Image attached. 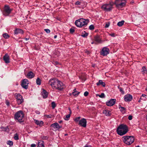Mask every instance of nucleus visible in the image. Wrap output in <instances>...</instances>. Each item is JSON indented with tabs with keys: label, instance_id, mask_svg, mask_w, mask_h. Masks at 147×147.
<instances>
[{
	"label": "nucleus",
	"instance_id": "46",
	"mask_svg": "<svg viewBox=\"0 0 147 147\" xmlns=\"http://www.w3.org/2000/svg\"><path fill=\"white\" fill-rule=\"evenodd\" d=\"M146 95L145 94H143L142 95V96L141 97H142V98H146Z\"/></svg>",
	"mask_w": 147,
	"mask_h": 147
},
{
	"label": "nucleus",
	"instance_id": "8",
	"mask_svg": "<svg viewBox=\"0 0 147 147\" xmlns=\"http://www.w3.org/2000/svg\"><path fill=\"white\" fill-rule=\"evenodd\" d=\"M109 49L107 47H103L100 52V54L103 56H105L109 54Z\"/></svg>",
	"mask_w": 147,
	"mask_h": 147
},
{
	"label": "nucleus",
	"instance_id": "2",
	"mask_svg": "<svg viewBox=\"0 0 147 147\" xmlns=\"http://www.w3.org/2000/svg\"><path fill=\"white\" fill-rule=\"evenodd\" d=\"M116 131L118 135L122 136L125 134L128 131V127L126 125L121 124L118 127Z\"/></svg>",
	"mask_w": 147,
	"mask_h": 147
},
{
	"label": "nucleus",
	"instance_id": "57",
	"mask_svg": "<svg viewBox=\"0 0 147 147\" xmlns=\"http://www.w3.org/2000/svg\"><path fill=\"white\" fill-rule=\"evenodd\" d=\"M62 122V121H59V123H61Z\"/></svg>",
	"mask_w": 147,
	"mask_h": 147
},
{
	"label": "nucleus",
	"instance_id": "48",
	"mask_svg": "<svg viewBox=\"0 0 147 147\" xmlns=\"http://www.w3.org/2000/svg\"><path fill=\"white\" fill-rule=\"evenodd\" d=\"M132 116H131V115H129L128 116V119L129 120H131L132 119Z\"/></svg>",
	"mask_w": 147,
	"mask_h": 147
},
{
	"label": "nucleus",
	"instance_id": "13",
	"mask_svg": "<svg viewBox=\"0 0 147 147\" xmlns=\"http://www.w3.org/2000/svg\"><path fill=\"white\" fill-rule=\"evenodd\" d=\"M102 9L106 11H109L110 10V4H106L102 6Z\"/></svg>",
	"mask_w": 147,
	"mask_h": 147
},
{
	"label": "nucleus",
	"instance_id": "33",
	"mask_svg": "<svg viewBox=\"0 0 147 147\" xmlns=\"http://www.w3.org/2000/svg\"><path fill=\"white\" fill-rule=\"evenodd\" d=\"M142 72H143V74L144 73H147V70H146L145 67L143 66L142 67Z\"/></svg>",
	"mask_w": 147,
	"mask_h": 147
},
{
	"label": "nucleus",
	"instance_id": "16",
	"mask_svg": "<svg viewBox=\"0 0 147 147\" xmlns=\"http://www.w3.org/2000/svg\"><path fill=\"white\" fill-rule=\"evenodd\" d=\"M34 123L36 124L40 127H42L43 125V122L42 121H39L36 119H34Z\"/></svg>",
	"mask_w": 147,
	"mask_h": 147
},
{
	"label": "nucleus",
	"instance_id": "23",
	"mask_svg": "<svg viewBox=\"0 0 147 147\" xmlns=\"http://www.w3.org/2000/svg\"><path fill=\"white\" fill-rule=\"evenodd\" d=\"M37 147H45L43 142L42 141L38 142Z\"/></svg>",
	"mask_w": 147,
	"mask_h": 147
},
{
	"label": "nucleus",
	"instance_id": "50",
	"mask_svg": "<svg viewBox=\"0 0 147 147\" xmlns=\"http://www.w3.org/2000/svg\"><path fill=\"white\" fill-rule=\"evenodd\" d=\"M36 145L35 144H32L31 145V147H36Z\"/></svg>",
	"mask_w": 147,
	"mask_h": 147
},
{
	"label": "nucleus",
	"instance_id": "53",
	"mask_svg": "<svg viewBox=\"0 0 147 147\" xmlns=\"http://www.w3.org/2000/svg\"><path fill=\"white\" fill-rule=\"evenodd\" d=\"M30 39V38L29 37H28V38H24V39L26 40H28Z\"/></svg>",
	"mask_w": 147,
	"mask_h": 147
},
{
	"label": "nucleus",
	"instance_id": "41",
	"mask_svg": "<svg viewBox=\"0 0 147 147\" xmlns=\"http://www.w3.org/2000/svg\"><path fill=\"white\" fill-rule=\"evenodd\" d=\"M69 31H70V33H72V34L73 33V32H74V29L73 28H71L70 29Z\"/></svg>",
	"mask_w": 147,
	"mask_h": 147
},
{
	"label": "nucleus",
	"instance_id": "60",
	"mask_svg": "<svg viewBox=\"0 0 147 147\" xmlns=\"http://www.w3.org/2000/svg\"><path fill=\"white\" fill-rule=\"evenodd\" d=\"M146 90L147 91V88H146Z\"/></svg>",
	"mask_w": 147,
	"mask_h": 147
},
{
	"label": "nucleus",
	"instance_id": "19",
	"mask_svg": "<svg viewBox=\"0 0 147 147\" xmlns=\"http://www.w3.org/2000/svg\"><path fill=\"white\" fill-rule=\"evenodd\" d=\"M94 40L96 44L100 43L101 42V40L98 36H96L94 37Z\"/></svg>",
	"mask_w": 147,
	"mask_h": 147
},
{
	"label": "nucleus",
	"instance_id": "26",
	"mask_svg": "<svg viewBox=\"0 0 147 147\" xmlns=\"http://www.w3.org/2000/svg\"><path fill=\"white\" fill-rule=\"evenodd\" d=\"M124 22V20H122L119 22L118 23L117 25L119 26H121L123 24Z\"/></svg>",
	"mask_w": 147,
	"mask_h": 147
},
{
	"label": "nucleus",
	"instance_id": "11",
	"mask_svg": "<svg viewBox=\"0 0 147 147\" xmlns=\"http://www.w3.org/2000/svg\"><path fill=\"white\" fill-rule=\"evenodd\" d=\"M132 98V96L130 94H126L124 97V99L125 101L127 102L131 101Z\"/></svg>",
	"mask_w": 147,
	"mask_h": 147
},
{
	"label": "nucleus",
	"instance_id": "18",
	"mask_svg": "<svg viewBox=\"0 0 147 147\" xmlns=\"http://www.w3.org/2000/svg\"><path fill=\"white\" fill-rule=\"evenodd\" d=\"M42 95L44 98H46L48 96V93L45 90L43 89L42 91L41 92Z\"/></svg>",
	"mask_w": 147,
	"mask_h": 147
},
{
	"label": "nucleus",
	"instance_id": "31",
	"mask_svg": "<svg viewBox=\"0 0 147 147\" xmlns=\"http://www.w3.org/2000/svg\"><path fill=\"white\" fill-rule=\"evenodd\" d=\"M41 80L38 78H37L36 80V83L37 84L40 85L41 84Z\"/></svg>",
	"mask_w": 147,
	"mask_h": 147
},
{
	"label": "nucleus",
	"instance_id": "28",
	"mask_svg": "<svg viewBox=\"0 0 147 147\" xmlns=\"http://www.w3.org/2000/svg\"><path fill=\"white\" fill-rule=\"evenodd\" d=\"M45 117H47V118H52L54 117V115L52 114L50 115H45Z\"/></svg>",
	"mask_w": 147,
	"mask_h": 147
},
{
	"label": "nucleus",
	"instance_id": "4",
	"mask_svg": "<svg viewBox=\"0 0 147 147\" xmlns=\"http://www.w3.org/2000/svg\"><path fill=\"white\" fill-rule=\"evenodd\" d=\"M122 139L123 142L128 145H130L133 142L134 139V137L132 136H124L122 137Z\"/></svg>",
	"mask_w": 147,
	"mask_h": 147
},
{
	"label": "nucleus",
	"instance_id": "35",
	"mask_svg": "<svg viewBox=\"0 0 147 147\" xmlns=\"http://www.w3.org/2000/svg\"><path fill=\"white\" fill-rule=\"evenodd\" d=\"M120 111L123 113H125V108L124 107H120Z\"/></svg>",
	"mask_w": 147,
	"mask_h": 147
},
{
	"label": "nucleus",
	"instance_id": "1",
	"mask_svg": "<svg viewBox=\"0 0 147 147\" xmlns=\"http://www.w3.org/2000/svg\"><path fill=\"white\" fill-rule=\"evenodd\" d=\"M49 84L54 89L61 90L64 88L63 83L56 79H51L49 82Z\"/></svg>",
	"mask_w": 147,
	"mask_h": 147
},
{
	"label": "nucleus",
	"instance_id": "37",
	"mask_svg": "<svg viewBox=\"0 0 147 147\" xmlns=\"http://www.w3.org/2000/svg\"><path fill=\"white\" fill-rule=\"evenodd\" d=\"M97 96L101 98H103L105 97V94L104 93H102L100 95H97Z\"/></svg>",
	"mask_w": 147,
	"mask_h": 147
},
{
	"label": "nucleus",
	"instance_id": "56",
	"mask_svg": "<svg viewBox=\"0 0 147 147\" xmlns=\"http://www.w3.org/2000/svg\"><path fill=\"white\" fill-rule=\"evenodd\" d=\"M57 37V35H55L54 36V38H56Z\"/></svg>",
	"mask_w": 147,
	"mask_h": 147
},
{
	"label": "nucleus",
	"instance_id": "29",
	"mask_svg": "<svg viewBox=\"0 0 147 147\" xmlns=\"http://www.w3.org/2000/svg\"><path fill=\"white\" fill-rule=\"evenodd\" d=\"M19 135L17 133H16L14 135L13 137L14 139L16 140H17L19 139Z\"/></svg>",
	"mask_w": 147,
	"mask_h": 147
},
{
	"label": "nucleus",
	"instance_id": "30",
	"mask_svg": "<svg viewBox=\"0 0 147 147\" xmlns=\"http://www.w3.org/2000/svg\"><path fill=\"white\" fill-rule=\"evenodd\" d=\"M3 36L5 38H8L9 37V35L7 33H4L3 34Z\"/></svg>",
	"mask_w": 147,
	"mask_h": 147
},
{
	"label": "nucleus",
	"instance_id": "24",
	"mask_svg": "<svg viewBox=\"0 0 147 147\" xmlns=\"http://www.w3.org/2000/svg\"><path fill=\"white\" fill-rule=\"evenodd\" d=\"M79 93L80 92L76 91V89H74L72 92L73 94L75 96H77Z\"/></svg>",
	"mask_w": 147,
	"mask_h": 147
},
{
	"label": "nucleus",
	"instance_id": "59",
	"mask_svg": "<svg viewBox=\"0 0 147 147\" xmlns=\"http://www.w3.org/2000/svg\"><path fill=\"white\" fill-rule=\"evenodd\" d=\"M65 135L66 136V135H67V134H65Z\"/></svg>",
	"mask_w": 147,
	"mask_h": 147
},
{
	"label": "nucleus",
	"instance_id": "43",
	"mask_svg": "<svg viewBox=\"0 0 147 147\" xmlns=\"http://www.w3.org/2000/svg\"><path fill=\"white\" fill-rule=\"evenodd\" d=\"M44 30L47 33H49L50 32V31L49 29H45Z\"/></svg>",
	"mask_w": 147,
	"mask_h": 147
},
{
	"label": "nucleus",
	"instance_id": "36",
	"mask_svg": "<svg viewBox=\"0 0 147 147\" xmlns=\"http://www.w3.org/2000/svg\"><path fill=\"white\" fill-rule=\"evenodd\" d=\"M56 104L54 102H53L51 103V106L53 109H54L56 107Z\"/></svg>",
	"mask_w": 147,
	"mask_h": 147
},
{
	"label": "nucleus",
	"instance_id": "21",
	"mask_svg": "<svg viewBox=\"0 0 147 147\" xmlns=\"http://www.w3.org/2000/svg\"><path fill=\"white\" fill-rule=\"evenodd\" d=\"M103 113L105 115L107 116H110V111L109 110H105L103 111Z\"/></svg>",
	"mask_w": 147,
	"mask_h": 147
},
{
	"label": "nucleus",
	"instance_id": "51",
	"mask_svg": "<svg viewBox=\"0 0 147 147\" xmlns=\"http://www.w3.org/2000/svg\"><path fill=\"white\" fill-rule=\"evenodd\" d=\"M87 36V34H82V36L83 37H85Z\"/></svg>",
	"mask_w": 147,
	"mask_h": 147
},
{
	"label": "nucleus",
	"instance_id": "54",
	"mask_svg": "<svg viewBox=\"0 0 147 147\" xmlns=\"http://www.w3.org/2000/svg\"><path fill=\"white\" fill-rule=\"evenodd\" d=\"M84 147H91L90 146L86 145Z\"/></svg>",
	"mask_w": 147,
	"mask_h": 147
},
{
	"label": "nucleus",
	"instance_id": "38",
	"mask_svg": "<svg viewBox=\"0 0 147 147\" xmlns=\"http://www.w3.org/2000/svg\"><path fill=\"white\" fill-rule=\"evenodd\" d=\"M80 117H78L74 119V121L76 122H78L79 121L80 119Z\"/></svg>",
	"mask_w": 147,
	"mask_h": 147
},
{
	"label": "nucleus",
	"instance_id": "14",
	"mask_svg": "<svg viewBox=\"0 0 147 147\" xmlns=\"http://www.w3.org/2000/svg\"><path fill=\"white\" fill-rule=\"evenodd\" d=\"M3 60L6 63H10V58L8 54H6L3 56Z\"/></svg>",
	"mask_w": 147,
	"mask_h": 147
},
{
	"label": "nucleus",
	"instance_id": "44",
	"mask_svg": "<svg viewBox=\"0 0 147 147\" xmlns=\"http://www.w3.org/2000/svg\"><path fill=\"white\" fill-rule=\"evenodd\" d=\"M142 99L144 100H146V98H142V97H141L140 98L139 100L138 101V102H140L141 101V100Z\"/></svg>",
	"mask_w": 147,
	"mask_h": 147
},
{
	"label": "nucleus",
	"instance_id": "15",
	"mask_svg": "<svg viewBox=\"0 0 147 147\" xmlns=\"http://www.w3.org/2000/svg\"><path fill=\"white\" fill-rule=\"evenodd\" d=\"M51 127L54 128L55 129H59L61 127L57 123H55L51 125Z\"/></svg>",
	"mask_w": 147,
	"mask_h": 147
},
{
	"label": "nucleus",
	"instance_id": "5",
	"mask_svg": "<svg viewBox=\"0 0 147 147\" xmlns=\"http://www.w3.org/2000/svg\"><path fill=\"white\" fill-rule=\"evenodd\" d=\"M24 115V113L23 111H19L15 114V119L20 122H23Z\"/></svg>",
	"mask_w": 147,
	"mask_h": 147
},
{
	"label": "nucleus",
	"instance_id": "52",
	"mask_svg": "<svg viewBox=\"0 0 147 147\" xmlns=\"http://www.w3.org/2000/svg\"><path fill=\"white\" fill-rule=\"evenodd\" d=\"M111 36H113V37H114L115 36V34L114 33H111Z\"/></svg>",
	"mask_w": 147,
	"mask_h": 147
},
{
	"label": "nucleus",
	"instance_id": "34",
	"mask_svg": "<svg viewBox=\"0 0 147 147\" xmlns=\"http://www.w3.org/2000/svg\"><path fill=\"white\" fill-rule=\"evenodd\" d=\"M118 87L119 89L120 92H121V93H122V94H124V91H123V89L122 88L119 87V86H118Z\"/></svg>",
	"mask_w": 147,
	"mask_h": 147
},
{
	"label": "nucleus",
	"instance_id": "32",
	"mask_svg": "<svg viewBox=\"0 0 147 147\" xmlns=\"http://www.w3.org/2000/svg\"><path fill=\"white\" fill-rule=\"evenodd\" d=\"M7 144L9 145L10 146H12L13 145V142L11 141H8L7 142Z\"/></svg>",
	"mask_w": 147,
	"mask_h": 147
},
{
	"label": "nucleus",
	"instance_id": "12",
	"mask_svg": "<svg viewBox=\"0 0 147 147\" xmlns=\"http://www.w3.org/2000/svg\"><path fill=\"white\" fill-rule=\"evenodd\" d=\"M79 124L84 127H86V119L82 118L79 121Z\"/></svg>",
	"mask_w": 147,
	"mask_h": 147
},
{
	"label": "nucleus",
	"instance_id": "58",
	"mask_svg": "<svg viewBox=\"0 0 147 147\" xmlns=\"http://www.w3.org/2000/svg\"><path fill=\"white\" fill-rule=\"evenodd\" d=\"M108 74V73H105V75H106V76H107V77H109L108 76H107V75Z\"/></svg>",
	"mask_w": 147,
	"mask_h": 147
},
{
	"label": "nucleus",
	"instance_id": "17",
	"mask_svg": "<svg viewBox=\"0 0 147 147\" xmlns=\"http://www.w3.org/2000/svg\"><path fill=\"white\" fill-rule=\"evenodd\" d=\"M34 76V74L32 71H30L28 72L26 76L28 78H33Z\"/></svg>",
	"mask_w": 147,
	"mask_h": 147
},
{
	"label": "nucleus",
	"instance_id": "25",
	"mask_svg": "<svg viewBox=\"0 0 147 147\" xmlns=\"http://www.w3.org/2000/svg\"><path fill=\"white\" fill-rule=\"evenodd\" d=\"M69 110L70 111V113L69 114L66 115L65 117L64 118V119L65 120H68L70 117V114L71 113V111L70 109H69Z\"/></svg>",
	"mask_w": 147,
	"mask_h": 147
},
{
	"label": "nucleus",
	"instance_id": "6",
	"mask_svg": "<svg viewBox=\"0 0 147 147\" xmlns=\"http://www.w3.org/2000/svg\"><path fill=\"white\" fill-rule=\"evenodd\" d=\"M114 4V3L111 1V7ZM115 4L116 7L119 8H122L125 5V3L123 2L122 0H116L115 1Z\"/></svg>",
	"mask_w": 147,
	"mask_h": 147
},
{
	"label": "nucleus",
	"instance_id": "49",
	"mask_svg": "<svg viewBox=\"0 0 147 147\" xmlns=\"http://www.w3.org/2000/svg\"><path fill=\"white\" fill-rule=\"evenodd\" d=\"M6 105L7 106H9V102L8 100H6Z\"/></svg>",
	"mask_w": 147,
	"mask_h": 147
},
{
	"label": "nucleus",
	"instance_id": "45",
	"mask_svg": "<svg viewBox=\"0 0 147 147\" xmlns=\"http://www.w3.org/2000/svg\"><path fill=\"white\" fill-rule=\"evenodd\" d=\"M88 94V92L87 91H86L84 94V95L85 96H87Z\"/></svg>",
	"mask_w": 147,
	"mask_h": 147
},
{
	"label": "nucleus",
	"instance_id": "39",
	"mask_svg": "<svg viewBox=\"0 0 147 147\" xmlns=\"http://www.w3.org/2000/svg\"><path fill=\"white\" fill-rule=\"evenodd\" d=\"M89 28L90 30H93L94 29V27L92 25H91L89 26Z\"/></svg>",
	"mask_w": 147,
	"mask_h": 147
},
{
	"label": "nucleus",
	"instance_id": "3",
	"mask_svg": "<svg viewBox=\"0 0 147 147\" xmlns=\"http://www.w3.org/2000/svg\"><path fill=\"white\" fill-rule=\"evenodd\" d=\"M88 22V20L81 18L76 20L75 22V24L77 27L81 28L86 26Z\"/></svg>",
	"mask_w": 147,
	"mask_h": 147
},
{
	"label": "nucleus",
	"instance_id": "55",
	"mask_svg": "<svg viewBox=\"0 0 147 147\" xmlns=\"http://www.w3.org/2000/svg\"><path fill=\"white\" fill-rule=\"evenodd\" d=\"M94 43H95L96 44V43H95V41H94L93 42H92V43H91V44H93Z\"/></svg>",
	"mask_w": 147,
	"mask_h": 147
},
{
	"label": "nucleus",
	"instance_id": "40",
	"mask_svg": "<svg viewBox=\"0 0 147 147\" xmlns=\"http://www.w3.org/2000/svg\"><path fill=\"white\" fill-rule=\"evenodd\" d=\"M110 25V23L109 22L107 23L106 24L105 26V28H107Z\"/></svg>",
	"mask_w": 147,
	"mask_h": 147
},
{
	"label": "nucleus",
	"instance_id": "47",
	"mask_svg": "<svg viewBox=\"0 0 147 147\" xmlns=\"http://www.w3.org/2000/svg\"><path fill=\"white\" fill-rule=\"evenodd\" d=\"M75 4L76 5H80V2L79 1H77L76 2Z\"/></svg>",
	"mask_w": 147,
	"mask_h": 147
},
{
	"label": "nucleus",
	"instance_id": "42",
	"mask_svg": "<svg viewBox=\"0 0 147 147\" xmlns=\"http://www.w3.org/2000/svg\"><path fill=\"white\" fill-rule=\"evenodd\" d=\"M106 104L108 106H110V100L107 102L106 103Z\"/></svg>",
	"mask_w": 147,
	"mask_h": 147
},
{
	"label": "nucleus",
	"instance_id": "10",
	"mask_svg": "<svg viewBox=\"0 0 147 147\" xmlns=\"http://www.w3.org/2000/svg\"><path fill=\"white\" fill-rule=\"evenodd\" d=\"M28 84L29 82L28 80L24 79L22 80L21 84V85L23 88L26 89H27L28 87Z\"/></svg>",
	"mask_w": 147,
	"mask_h": 147
},
{
	"label": "nucleus",
	"instance_id": "20",
	"mask_svg": "<svg viewBox=\"0 0 147 147\" xmlns=\"http://www.w3.org/2000/svg\"><path fill=\"white\" fill-rule=\"evenodd\" d=\"M24 32L23 30L20 29H16L14 32V33L15 34H18L19 33L22 34Z\"/></svg>",
	"mask_w": 147,
	"mask_h": 147
},
{
	"label": "nucleus",
	"instance_id": "7",
	"mask_svg": "<svg viewBox=\"0 0 147 147\" xmlns=\"http://www.w3.org/2000/svg\"><path fill=\"white\" fill-rule=\"evenodd\" d=\"M12 10L8 6L5 5L2 11L3 14L5 16H8L11 13Z\"/></svg>",
	"mask_w": 147,
	"mask_h": 147
},
{
	"label": "nucleus",
	"instance_id": "27",
	"mask_svg": "<svg viewBox=\"0 0 147 147\" xmlns=\"http://www.w3.org/2000/svg\"><path fill=\"white\" fill-rule=\"evenodd\" d=\"M116 100V99H111V106L115 104Z\"/></svg>",
	"mask_w": 147,
	"mask_h": 147
},
{
	"label": "nucleus",
	"instance_id": "9",
	"mask_svg": "<svg viewBox=\"0 0 147 147\" xmlns=\"http://www.w3.org/2000/svg\"><path fill=\"white\" fill-rule=\"evenodd\" d=\"M16 98L18 105L21 104L24 101V100L22 95L19 94H16Z\"/></svg>",
	"mask_w": 147,
	"mask_h": 147
},
{
	"label": "nucleus",
	"instance_id": "22",
	"mask_svg": "<svg viewBox=\"0 0 147 147\" xmlns=\"http://www.w3.org/2000/svg\"><path fill=\"white\" fill-rule=\"evenodd\" d=\"M96 84L97 86L101 85L103 87H105V83L102 82V80H99V82L96 83Z\"/></svg>",
	"mask_w": 147,
	"mask_h": 147
}]
</instances>
